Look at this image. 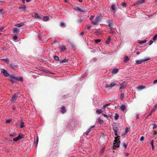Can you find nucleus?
Listing matches in <instances>:
<instances>
[{
	"mask_svg": "<svg viewBox=\"0 0 157 157\" xmlns=\"http://www.w3.org/2000/svg\"><path fill=\"white\" fill-rule=\"evenodd\" d=\"M114 142H115L113 144V149H115V147H119L120 142V139L117 137H116L115 138V140H114Z\"/></svg>",
	"mask_w": 157,
	"mask_h": 157,
	"instance_id": "nucleus-1",
	"label": "nucleus"
},
{
	"mask_svg": "<svg viewBox=\"0 0 157 157\" xmlns=\"http://www.w3.org/2000/svg\"><path fill=\"white\" fill-rule=\"evenodd\" d=\"M145 2L144 0H139L137 1L134 2L132 5V6H136L137 7H138L140 6V5L144 3Z\"/></svg>",
	"mask_w": 157,
	"mask_h": 157,
	"instance_id": "nucleus-2",
	"label": "nucleus"
},
{
	"mask_svg": "<svg viewBox=\"0 0 157 157\" xmlns=\"http://www.w3.org/2000/svg\"><path fill=\"white\" fill-rule=\"evenodd\" d=\"M150 59V58L149 57H147L144 59H140L136 60V64H140L144 62L147 61Z\"/></svg>",
	"mask_w": 157,
	"mask_h": 157,
	"instance_id": "nucleus-3",
	"label": "nucleus"
},
{
	"mask_svg": "<svg viewBox=\"0 0 157 157\" xmlns=\"http://www.w3.org/2000/svg\"><path fill=\"white\" fill-rule=\"evenodd\" d=\"M100 17L99 16L96 17L94 21H91L92 24L94 25H97L98 23L100 21Z\"/></svg>",
	"mask_w": 157,
	"mask_h": 157,
	"instance_id": "nucleus-4",
	"label": "nucleus"
},
{
	"mask_svg": "<svg viewBox=\"0 0 157 157\" xmlns=\"http://www.w3.org/2000/svg\"><path fill=\"white\" fill-rule=\"evenodd\" d=\"M1 71L2 73L6 77H8L9 76L10 74L8 73L7 71H6L5 69L2 68L1 69Z\"/></svg>",
	"mask_w": 157,
	"mask_h": 157,
	"instance_id": "nucleus-5",
	"label": "nucleus"
},
{
	"mask_svg": "<svg viewBox=\"0 0 157 157\" xmlns=\"http://www.w3.org/2000/svg\"><path fill=\"white\" fill-rule=\"evenodd\" d=\"M10 79H16L17 81H20V77H16L15 75H10Z\"/></svg>",
	"mask_w": 157,
	"mask_h": 157,
	"instance_id": "nucleus-6",
	"label": "nucleus"
},
{
	"mask_svg": "<svg viewBox=\"0 0 157 157\" xmlns=\"http://www.w3.org/2000/svg\"><path fill=\"white\" fill-rule=\"evenodd\" d=\"M32 16L33 17H34L35 18H42V16L41 15H39L38 14L36 13L35 12L33 13Z\"/></svg>",
	"mask_w": 157,
	"mask_h": 157,
	"instance_id": "nucleus-7",
	"label": "nucleus"
},
{
	"mask_svg": "<svg viewBox=\"0 0 157 157\" xmlns=\"http://www.w3.org/2000/svg\"><path fill=\"white\" fill-rule=\"evenodd\" d=\"M127 83L126 82H124L120 84V86L121 87L120 88V89H124L127 86Z\"/></svg>",
	"mask_w": 157,
	"mask_h": 157,
	"instance_id": "nucleus-8",
	"label": "nucleus"
},
{
	"mask_svg": "<svg viewBox=\"0 0 157 157\" xmlns=\"http://www.w3.org/2000/svg\"><path fill=\"white\" fill-rule=\"evenodd\" d=\"M19 29L17 28H14L13 30V33L14 35H17L19 33Z\"/></svg>",
	"mask_w": 157,
	"mask_h": 157,
	"instance_id": "nucleus-9",
	"label": "nucleus"
},
{
	"mask_svg": "<svg viewBox=\"0 0 157 157\" xmlns=\"http://www.w3.org/2000/svg\"><path fill=\"white\" fill-rule=\"evenodd\" d=\"M107 23L108 26L111 27V29L113 25V23L112 20H108L107 21Z\"/></svg>",
	"mask_w": 157,
	"mask_h": 157,
	"instance_id": "nucleus-10",
	"label": "nucleus"
},
{
	"mask_svg": "<svg viewBox=\"0 0 157 157\" xmlns=\"http://www.w3.org/2000/svg\"><path fill=\"white\" fill-rule=\"evenodd\" d=\"M113 129L114 132H117L119 130L118 127L116 125H114L113 126Z\"/></svg>",
	"mask_w": 157,
	"mask_h": 157,
	"instance_id": "nucleus-11",
	"label": "nucleus"
},
{
	"mask_svg": "<svg viewBox=\"0 0 157 157\" xmlns=\"http://www.w3.org/2000/svg\"><path fill=\"white\" fill-rule=\"evenodd\" d=\"M26 139H25V140H26ZM26 140H25L24 141L23 140H20V144L21 143H22L21 144V147H24L26 146Z\"/></svg>",
	"mask_w": 157,
	"mask_h": 157,
	"instance_id": "nucleus-12",
	"label": "nucleus"
},
{
	"mask_svg": "<svg viewBox=\"0 0 157 157\" xmlns=\"http://www.w3.org/2000/svg\"><path fill=\"white\" fill-rule=\"evenodd\" d=\"M26 8V6L24 5L20 6V12L25 11V10Z\"/></svg>",
	"mask_w": 157,
	"mask_h": 157,
	"instance_id": "nucleus-13",
	"label": "nucleus"
},
{
	"mask_svg": "<svg viewBox=\"0 0 157 157\" xmlns=\"http://www.w3.org/2000/svg\"><path fill=\"white\" fill-rule=\"evenodd\" d=\"M66 107L63 106L61 108V112L63 113H64L66 112Z\"/></svg>",
	"mask_w": 157,
	"mask_h": 157,
	"instance_id": "nucleus-14",
	"label": "nucleus"
},
{
	"mask_svg": "<svg viewBox=\"0 0 157 157\" xmlns=\"http://www.w3.org/2000/svg\"><path fill=\"white\" fill-rule=\"evenodd\" d=\"M145 86L143 85H140L137 87V89L140 90L145 89Z\"/></svg>",
	"mask_w": 157,
	"mask_h": 157,
	"instance_id": "nucleus-15",
	"label": "nucleus"
},
{
	"mask_svg": "<svg viewBox=\"0 0 157 157\" xmlns=\"http://www.w3.org/2000/svg\"><path fill=\"white\" fill-rule=\"evenodd\" d=\"M97 122L100 124H102L104 121L101 118H99Z\"/></svg>",
	"mask_w": 157,
	"mask_h": 157,
	"instance_id": "nucleus-16",
	"label": "nucleus"
},
{
	"mask_svg": "<svg viewBox=\"0 0 157 157\" xmlns=\"http://www.w3.org/2000/svg\"><path fill=\"white\" fill-rule=\"evenodd\" d=\"M16 97H17V95H16V94H14L12 97V99H11V102H13L15 100H16Z\"/></svg>",
	"mask_w": 157,
	"mask_h": 157,
	"instance_id": "nucleus-17",
	"label": "nucleus"
},
{
	"mask_svg": "<svg viewBox=\"0 0 157 157\" xmlns=\"http://www.w3.org/2000/svg\"><path fill=\"white\" fill-rule=\"evenodd\" d=\"M157 108V103L153 106V108L151 110V113L155 112L156 110V109Z\"/></svg>",
	"mask_w": 157,
	"mask_h": 157,
	"instance_id": "nucleus-18",
	"label": "nucleus"
},
{
	"mask_svg": "<svg viewBox=\"0 0 157 157\" xmlns=\"http://www.w3.org/2000/svg\"><path fill=\"white\" fill-rule=\"evenodd\" d=\"M120 109L123 111H124L126 109V106L125 105H123L120 107Z\"/></svg>",
	"mask_w": 157,
	"mask_h": 157,
	"instance_id": "nucleus-19",
	"label": "nucleus"
},
{
	"mask_svg": "<svg viewBox=\"0 0 157 157\" xmlns=\"http://www.w3.org/2000/svg\"><path fill=\"white\" fill-rule=\"evenodd\" d=\"M129 59L128 57V56H126L124 57V59L123 61L124 63H127L129 61Z\"/></svg>",
	"mask_w": 157,
	"mask_h": 157,
	"instance_id": "nucleus-20",
	"label": "nucleus"
},
{
	"mask_svg": "<svg viewBox=\"0 0 157 157\" xmlns=\"http://www.w3.org/2000/svg\"><path fill=\"white\" fill-rule=\"evenodd\" d=\"M118 71V69H115L113 70L112 73L113 74H117Z\"/></svg>",
	"mask_w": 157,
	"mask_h": 157,
	"instance_id": "nucleus-21",
	"label": "nucleus"
},
{
	"mask_svg": "<svg viewBox=\"0 0 157 157\" xmlns=\"http://www.w3.org/2000/svg\"><path fill=\"white\" fill-rule=\"evenodd\" d=\"M2 60L5 61V63H9V60L8 58H2L1 59Z\"/></svg>",
	"mask_w": 157,
	"mask_h": 157,
	"instance_id": "nucleus-22",
	"label": "nucleus"
},
{
	"mask_svg": "<svg viewBox=\"0 0 157 157\" xmlns=\"http://www.w3.org/2000/svg\"><path fill=\"white\" fill-rule=\"evenodd\" d=\"M10 67L12 69H15V68L17 67V65L12 64H10Z\"/></svg>",
	"mask_w": 157,
	"mask_h": 157,
	"instance_id": "nucleus-23",
	"label": "nucleus"
},
{
	"mask_svg": "<svg viewBox=\"0 0 157 157\" xmlns=\"http://www.w3.org/2000/svg\"><path fill=\"white\" fill-rule=\"evenodd\" d=\"M60 26L62 27L65 28L66 26V25L64 22H61Z\"/></svg>",
	"mask_w": 157,
	"mask_h": 157,
	"instance_id": "nucleus-24",
	"label": "nucleus"
},
{
	"mask_svg": "<svg viewBox=\"0 0 157 157\" xmlns=\"http://www.w3.org/2000/svg\"><path fill=\"white\" fill-rule=\"evenodd\" d=\"M68 59H64L63 60H61L60 63V64L63 63H67L68 62Z\"/></svg>",
	"mask_w": 157,
	"mask_h": 157,
	"instance_id": "nucleus-25",
	"label": "nucleus"
},
{
	"mask_svg": "<svg viewBox=\"0 0 157 157\" xmlns=\"http://www.w3.org/2000/svg\"><path fill=\"white\" fill-rule=\"evenodd\" d=\"M25 126L24 122L20 121V128H22Z\"/></svg>",
	"mask_w": 157,
	"mask_h": 157,
	"instance_id": "nucleus-26",
	"label": "nucleus"
},
{
	"mask_svg": "<svg viewBox=\"0 0 157 157\" xmlns=\"http://www.w3.org/2000/svg\"><path fill=\"white\" fill-rule=\"evenodd\" d=\"M117 7L116 6L115 4H112L111 5V8L112 9V10H115V9Z\"/></svg>",
	"mask_w": 157,
	"mask_h": 157,
	"instance_id": "nucleus-27",
	"label": "nucleus"
},
{
	"mask_svg": "<svg viewBox=\"0 0 157 157\" xmlns=\"http://www.w3.org/2000/svg\"><path fill=\"white\" fill-rule=\"evenodd\" d=\"M42 18H43V20L45 21L48 20L49 19V17H48L46 16H44L43 17H42Z\"/></svg>",
	"mask_w": 157,
	"mask_h": 157,
	"instance_id": "nucleus-28",
	"label": "nucleus"
},
{
	"mask_svg": "<svg viewBox=\"0 0 157 157\" xmlns=\"http://www.w3.org/2000/svg\"><path fill=\"white\" fill-rule=\"evenodd\" d=\"M19 134H18V136L16 138H14L13 139V140L14 141H17L19 140Z\"/></svg>",
	"mask_w": 157,
	"mask_h": 157,
	"instance_id": "nucleus-29",
	"label": "nucleus"
},
{
	"mask_svg": "<svg viewBox=\"0 0 157 157\" xmlns=\"http://www.w3.org/2000/svg\"><path fill=\"white\" fill-rule=\"evenodd\" d=\"M111 40V37H109L108 39H107V40H106L105 43L106 44H109Z\"/></svg>",
	"mask_w": 157,
	"mask_h": 157,
	"instance_id": "nucleus-30",
	"label": "nucleus"
},
{
	"mask_svg": "<svg viewBox=\"0 0 157 157\" xmlns=\"http://www.w3.org/2000/svg\"><path fill=\"white\" fill-rule=\"evenodd\" d=\"M117 82H112L111 83V87H112L115 86L116 85V83Z\"/></svg>",
	"mask_w": 157,
	"mask_h": 157,
	"instance_id": "nucleus-31",
	"label": "nucleus"
},
{
	"mask_svg": "<svg viewBox=\"0 0 157 157\" xmlns=\"http://www.w3.org/2000/svg\"><path fill=\"white\" fill-rule=\"evenodd\" d=\"M102 112V111L101 109H98L96 110V113L98 114H100Z\"/></svg>",
	"mask_w": 157,
	"mask_h": 157,
	"instance_id": "nucleus-32",
	"label": "nucleus"
},
{
	"mask_svg": "<svg viewBox=\"0 0 157 157\" xmlns=\"http://www.w3.org/2000/svg\"><path fill=\"white\" fill-rule=\"evenodd\" d=\"M153 143H154V141H153V140H152L151 141V147L152 148V149L153 150L154 149V148L155 147L154 145H153Z\"/></svg>",
	"mask_w": 157,
	"mask_h": 157,
	"instance_id": "nucleus-33",
	"label": "nucleus"
},
{
	"mask_svg": "<svg viewBox=\"0 0 157 157\" xmlns=\"http://www.w3.org/2000/svg\"><path fill=\"white\" fill-rule=\"evenodd\" d=\"M119 117V116L117 113H115V116L114 117V119L115 120H117Z\"/></svg>",
	"mask_w": 157,
	"mask_h": 157,
	"instance_id": "nucleus-34",
	"label": "nucleus"
},
{
	"mask_svg": "<svg viewBox=\"0 0 157 157\" xmlns=\"http://www.w3.org/2000/svg\"><path fill=\"white\" fill-rule=\"evenodd\" d=\"M90 129L89 128L85 132V135L86 136L88 135L89 133L90 132Z\"/></svg>",
	"mask_w": 157,
	"mask_h": 157,
	"instance_id": "nucleus-35",
	"label": "nucleus"
},
{
	"mask_svg": "<svg viewBox=\"0 0 157 157\" xmlns=\"http://www.w3.org/2000/svg\"><path fill=\"white\" fill-rule=\"evenodd\" d=\"M54 59L56 61H59V58L57 56H54Z\"/></svg>",
	"mask_w": 157,
	"mask_h": 157,
	"instance_id": "nucleus-36",
	"label": "nucleus"
},
{
	"mask_svg": "<svg viewBox=\"0 0 157 157\" xmlns=\"http://www.w3.org/2000/svg\"><path fill=\"white\" fill-rule=\"evenodd\" d=\"M124 92H122V93L121 94V100H123V98H124Z\"/></svg>",
	"mask_w": 157,
	"mask_h": 157,
	"instance_id": "nucleus-37",
	"label": "nucleus"
},
{
	"mask_svg": "<svg viewBox=\"0 0 157 157\" xmlns=\"http://www.w3.org/2000/svg\"><path fill=\"white\" fill-rule=\"evenodd\" d=\"M60 48L63 51L65 50L66 49V46L65 45H63Z\"/></svg>",
	"mask_w": 157,
	"mask_h": 157,
	"instance_id": "nucleus-38",
	"label": "nucleus"
},
{
	"mask_svg": "<svg viewBox=\"0 0 157 157\" xmlns=\"http://www.w3.org/2000/svg\"><path fill=\"white\" fill-rule=\"evenodd\" d=\"M147 42L146 40H144L143 41H140L139 42V44H143Z\"/></svg>",
	"mask_w": 157,
	"mask_h": 157,
	"instance_id": "nucleus-39",
	"label": "nucleus"
},
{
	"mask_svg": "<svg viewBox=\"0 0 157 157\" xmlns=\"http://www.w3.org/2000/svg\"><path fill=\"white\" fill-rule=\"evenodd\" d=\"M18 36H17V35H14L13 36V39L14 41H15L17 40L18 39Z\"/></svg>",
	"mask_w": 157,
	"mask_h": 157,
	"instance_id": "nucleus-40",
	"label": "nucleus"
},
{
	"mask_svg": "<svg viewBox=\"0 0 157 157\" xmlns=\"http://www.w3.org/2000/svg\"><path fill=\"white\" fill-rule=\"evenodd\" d=\"M129 131V129L128 127H126L125 129V132L124 134H126Z\"/></svg>",
	"mask_w": 157,
	"mask_h": 157,
	"instance_id": "nucleus-41",
	"label": "nucleus"
},
{
	"mask_svg": "<svg viewBox=\"0 0 157 157\" xmlns=\"http://www.w3.org/2000/svg\"><path fill=\"white\" fill-rule=\"evenodd\" d=\"M122 145L125 148H127V144H126L125 143H123L122 144Z\"/></svg>",
	"mask_w": 157,
	"mask_h": 157,
	"instance_id": "nucleus-42",
	"label": "nucleus"
},
{
	"mask_svg": "<svg viewBox=\"0 0 157 157\" xmlns=\"http://www.w3.org/2000/svg\"><path fill=\"white\" fill-rule=\"evenodd\" d=\"M24 136H25V135H23L22 134L20 133V140L22 138H24Z\"/></svg>",
	"mask_w": 157,
	"mask_h": 157,
	"instance_id": "nucleus-43",
	"label": "nucleus"
},
{
	"mask_svg": "<svg viewBox=\"0 0 157 157\" xmlns=\"http://www.w3.org/2000/svg\"><path fill=\"white\" fill-rule=\"evenodd\" d=\"M157 38V34L155 35L152 38V39L153 40L155 41L156 40Z\"/></svg>",
	"mask_w": 157,
	"mask_h": 157,
	"instance_id": "nucleus-44",
	"label": "nucleus"
},
{
	"mask_svg": "<svg viewBox=\"0 0 157 157\" xmlns=\"http://www.w3.org/2000/svg\"><path fill=\"white\" fill-rule=\"evenodd\" d=\"M101 40L100 39H97L95 40V42L96 43H99L100 42Z\"/></svg>",
	"mask_w": 157,
	"mask_h": 157,
	"instance_id": "nucleus-45",
	"label": "nucleus"
},
{
	"mask_svg": "<svg viewBox=\"0 0 157 157\" xmlns=\"http://www.w3.org/2000/svg\"><path fill=\"white\" fill-rule=\"evenodd\" d=\"M16 135V134H15V133H13L10 134V136H12V137L15 136Z\"/></svg>",
	"mask_w": 157,
	"mask_h": 157,
	"instance_id": "nucleus-46",
	"label": "nucleus"
},
{
	"mask_svg": "<svg viewBox=\"0 0 157 157\" xmlns=\"http://www.w3.org/2000/svg\"><path fill=\"white\" fill-rule=\"evenodd\" d=\"M121 5H122V6L124 7H126L127 6L126 3H122Z\"/></svg>",
	"mask_w": 157,
	"mask_h": 157,
	"instance_id": "nucleus-47",
	"label": "nucleus"
},
{
	"mask_svg": "<svg viewBox=\"0 0 157 157\" xmlns=\"http://www.w3.org/2000/svg\"><path fill=\"white\" fill-rule=\"evenodd\" d=\"M10 122H11V120L9 119V120H7L6 121V124H8V123H10Z\"/></svg>",
	"mask_w": 157,
	"mask_h": 157,
	"instance_id": "nucleus-48",
	"label": "nucleus"
},
{
	"mask_svg": "<svg viewBox=\"0 0 157 157\" xmlns=\"http://www.w3.org/2000/svg\"><path fill=\"white\" fill-rule=\"evenodd\" d=\"M91 27V26H88V25H86V29H90Z\"/></svg>",
	"mask_w": 157,
	"mask_h": 157,
	"instance_id": "nucleus-49",
	"label": "nucleus"
},
{
	"mask_svg": "<svg viewBox=\"0 0 157 157\" xmlns=\"http://www.w3.org/2000/svg\"><path fill=\"white\" fill-rule=\"evenodd\" d=\"M105 87L106 88H108V87H111V84L110 85H108L107 84H106L105 85Z\"/></svg>",
	"mask_w": 157,
	"mask_h": 157,
	"instance_id": "nucleus-50",
	"label": "nucleus"
},
{
	"mask_svg": "<svg viewBox=\"0 0 157 157\" xmlns=\"http://www.w3.org/2000/svg\"><path fill=\"white\" fill-rule=\"evenodd\" d=\"M10 80L12 83H14L15 82V80H16V79H10Z\"/></svg>",
	"mask_w": 157,
	"mask_h": 157,
	"instance_id": "nucleus-51",
	"label": "nucleus"
},
{
	"mask_svg": "<svg viewBox=\"0 0 157 157\" xmlns=\"http://www.w3.org/2000/svg\"><path fill=\"white\" fill-rule=\"evenodd\" d=\"M102 115L107 118H108V117H109L107 115H106L104 113H102Z\"/></svg>",
	"mask_w": 157,
	"mask_h": 157,
	"instance_id": "nucleus-52",
	"label": "nucleus"
},
{
	"mask_svg": "<svg viewBox=\"0 0 157 157\" xmlns=\"http://www.w3.org/2000/svg\"><path fill=\"white\" fill-rule=\"evenodd\" d=\"M94 17V16L91 15L90 18V20H92Z\"/></svg>",
	"mask_w": 157,
	"mask_h": 157,
	"instance_id": "nucleus-53",
	"label": "nucleus"
},
{
	"mask_svg": "<svg viewBox=\"0 0 157 157\" xmlns=\"http://www.w3.org/2000/svg\"><path fill=\"white\" fill-rule=\"evenodd\" d=\"M5 2L3 1H0V5H2Z\"/></svg>",
	"mask_w": 157,
	"mask_h": 157,
	"instance_id": "nucleus-54",
	"label": "nucleus"
},
{
	"mask_svg": "<svg viewBox=\"0 0 157 157\" xmlns=\"http://www.w3.org/2000/svg\"><path fill=\"white\" fill-rule=\"evenodd\" d=\"M153 43V42L152 40H150L149 42V45H151Z\"/></svg>",
	"mask_w": 157,
	"mask_h": 157,
	"instance_id": "nucleus-55",
	"label": "nucleus"
},
{
	"mask_svg": "<svg viewBox=\"0 0 157 157\" xmlns=\"http://www.w3.org/2000/svg\"><path fill=\"white\" fill-rule=\"evenodd\" d=\"M144 137L143 136H142L140 138V140L141 141H142L143 140H144Z\"/></svg>",
	"mask_w": 157,
	"mask_h": 157,
	"instance_id": "nucleus-56",
	"label": "nucleus"
},
{
	"mask_svg": "<svg viewBox=\"0 0 157 157\" xmlns=\"http://www.w3.org/2000/svg\"><path fill=\"white\" fill-rule=\"evenodd\" d=\"M157 83V79L155 80L153 82V84H155Z\"/></svg>",
	"mask_w": 157,
	"mask_h": 157,
	"instance_id": "nucleus-57",
	"label": "nucleus"
},
{
	"mask_svg": "<svg viewBox=\"0 0 157 157\" xmlns=\"http://www.w3.org/2000/svg\"><path fill=\"white\" fill-rule=\"evenodd\" d=\"M139 114H137L136 115V118L137 119H139Z\"/></svg>",
	"mask_w": 157,
	"mask_h": 157,
	"instance_id": "nucleus-58",
	"label": "nucleus"
},
{
	"mask_svg": "<svg viewBox=\"0 0 157 157\" xmlns=\"http://www.w3.org/2000/svg\"><path fill=\"white\" fill-rule=\"evenodd\" d=\"M24 24H25L24 23H20V27L24 25Z\"/></svg>",
	"mask_w": 157,
	"mask_h": 157,
	"instance_id": "nucleus-59",
	"label": "nucleus"
},
{
	"mask_svg": "<svg viewBox=\"0 0 157 157\" xmlns=\"http://www.w3.org/2000/svg\"><path fill=\"white\" fill-rule=\"evenodd\" d=\"M15 26L19 27H20V24H16L15 25Z\"/></svg>",
	"mask_w": 157,
	"mask_h": 157,
	"instance_id": "nucleus-60",
	"label": "nucleus"
},
{
	"mask_svg": "<svg viewBox=\"0 0 157 157\" xmlns=\"http://www.w3.org/2000/svg\"><path fill=\"white\" fill-rule=\"evenodd\" d=\"M20 81L21 82L23 81V78L21 77H20Z\"/></svg>",
	"mask_w": 157,
	"mask_h": 157,
	"instance_id": "nucleus-61",
	"label": "nucleus"
},
{
	"mask_svg": "<svg viewBox=\"0 0 157 157\" xmlns=\"http://www.w3.org/2000/svg\"><path fill=\"white\" fill-rule=\"evenodd\" d=\"M157 132H156V131H154V133H153V135H157Z\"/></svg>",
	"mask_w": 157,
	"mask_h": 157,
	"instance_id": "nucleus-62",
	"label": "nucleus"
},
{
	"mask_svg": "<svg viewBox=\"0 0 157 157\" xmlns=\"http://www.w3.org/2000/svg\"><path fill=\"white\" fill-rule=\"evenodd\" d=\"M2 49L3 50H6V47H2Z\"/></svg>",
	"mask_w": 157,
	"mask_h": 157,
	"instance_id": "nucleus-63",
	"label": "nucleus"
},
{
	"mask_svg": "<svg viewBox=\"0 0 157 157\" xmlns=\"http://www.w3.org/2000/svg\"><path fill=\"white\" fill-rule=\"evenodd\" d=\"M77 9L79 11H80V10L81 9V8H80L79 7H77Z\"/></svg>",
	"mask_w": 157,
	"mask_h": 157,
	"instance_id": "nucleus-64",
	"label": "nucleus"
}]
</instances>
